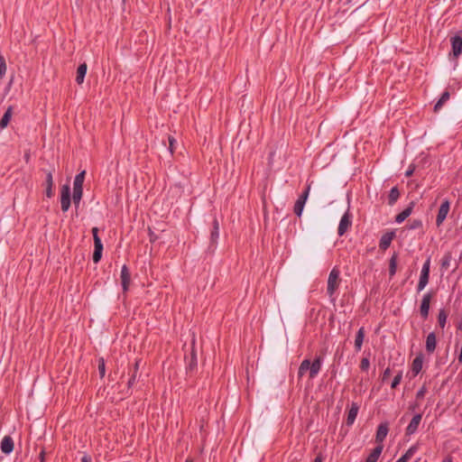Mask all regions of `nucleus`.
<instances>
[{
	"label": "nucleus",
	"mask_w": 462,
	"mask_h": 462,
	"mask_svg": "<svg viewBox=\"0 0 462 462\" xmlns=\"http://www.w3.org/2000/svg\"><path fill=\"white\" fill-rule=\"evenodd\" d=\"M339 274V271L337 268H333L329 273L328 279L327 293L333 303L336 301L337 297L335 296V293L340 282Z\"/></svg>",
	"instance_id": "7ed1b4c3"
},
{
	"label": "nucleus",
	"mask_w": 462,
	"mask_h": 462,
	"mask_svg": "<svg viewBox=\"0 0 462 462\" xmlns=\"http://www.w3.org/2000/svg\"><path fill=\"white\" fill-rule=\"evenodd\" d=\"M82 195H83V189H74L73 188L72 199H73V203L76 208L79 207L80 200L82 199Z\"/></svg>",
	"instance_id": "2f4dec72"
},
{
	"label": "nucleus",
	"mask_w": 462,
	"mask_h": 462,
	"mask_svg": "<svg viewBox=\"0 0 462 462\" xmlns=\"http://www.w3.org/2000/svg\"><path fill=\"white\" fill-rule=\"evenodd\" d=\"M359 411V404L352 402L346 417V425L352 426L356 419Z\"/></svg>",
	"instance_id": "dca6fc26"
},
{
	"label": "nucleus",
	"mask_w": 462,
	"mask_h": 462,
	"mask_svg": "<svg viewBox=\"0 0 462 462\" xmlns=\"http://www.w3.org/2000/svg\"><path fill=\"white\" fill-rule=\"evenodd\" d=\"M422 226V221L420 219H413L411 220L407 228L410 230L419 229Z\"/></svg>",
	"instance_id": "f704fd0d"
},
{
	"label": "nucleus",
	"mask_w": 462,
	"mask_h": 462,
	"mask_svg": "<svg viewBox=\"0 0 462 462\" xmlns=\"http://www.w3.org/2000/svg\"><path fill=\"white\" fill-rule=\"evenodd\" d=\"M429 278H430V274H425V273H420V280H419V282L417 285L418 291H421L422 290H424V288L427 286V284L429 282Z\"/></svg>",
	"instance_id": "7c9ffc66"
},
{
	"label": "nucleus",
	"mask_w": 462,
	"mask_h": 462,
	"mask_svg": "<svg viewBox=\"0 0 462 462\" xmlns=\"http://www.w3.org/2000/svg\"><path fill=\"white\" fill-rule=\"evenodd\" d=\"M176 140L172 136H169V151L172 154L175 149Z\"/></svg>",
	"instance_id": "37998d69"
},
{
	"label": "nucleus",
	"mask_w": 462,
	"mask_h": 462,
	"mask_svg": "<svg viewBox=\"0 0 462 462\" xmlns=\"http://www.w3.org/2000/svg\"><path fill=\"white\" fill-rule=\"evenodd\" d=\"M406 457H403L402 456L396 460V462H407V460L405 459Z\"/></svg>",
	"instance_id": "603ef678"
},
{
	"label": "nucleus",
	"mask_w": 462,
	"mask_h": 462,
	"mask_svg": "<svg viewBox=\"0 0 462 462\" xmlns=\"http://www.w3.org/2000/svg\"><path fill=\"white\" fill-rule=\"evenodd\" d=\"M98 373L100 377H104L106 374V364L103 357L98 359Z\"/></svg>",
	"instance_id": "4c0bfd02"
},
{
	"label": "nucleus",
	"mask_w": 462,
	"mask_h": 462,
	"mask_svg": "<svg viewBox=\"0 0 462 462\" xmlns=\"http://www.w3.org/2000/svg\"><path fill=\"white\" fill-rule=\"evenodd\" d=\"M451 260H452L451 254L450 253L445 254V255L443 256V258L441 260V267L446 270L448 269Z\"/></svg>",
	"instance_id": "72a5a7b5"
},
{
	"label": "nucleus",
	"mask_w": 462,
	"mask_h": 462,
	"mask_svg": "<svg viewBox=\"0 0 462 462\" xmlns=\"http://www.w3.org/2000/svg\"><path fill=\"white\" fill-rule=\"evenodd\" d=\"M351 226H352V215L350 214L349 210H346L339 221V225H338V228H337L338 236H344Z\"/></svg>",
	"instance_id": "6e6552de"
},
{
	"label": "nucleus",
	"mask_w": 462,
	"mask_h": 462,
	"mask_svg": "<svg viewBox=\"0 0 462 462\" xmlns=\"http://www.w3.org/2000/svg\"><path fill=\"white\" fill-rule=\"evenodd\" d=\"M393 237H394L393 232H387V233L383 234L381 236L380 241H379L380 249L386 250L390 246Z\"/></svg>",
	"instance_id": "f3484780"
},
{
	"label": "nucleus",
	"mask_w": 462,
	"mask_h": 462,
	"mask_svg": "<svg viewBox=\"0 0 462 462\" xmlns=\"http://www.w3.org/2000/svg\"><path fill=\"white\" fill-rule=\"evenodd\" d=\"M219 237V223L217 218L213 220V229L210 234V240L212 243L217 242Z\"/></svg>",
	"instance_id": "bb28decb"
},
{
	"label": "nucleus",
	"mask_w": 462,
	"mask_h": 462,
	"mask_svg": "<svg viewBox=\"0 0 462 462\" xmlns=\"http://www.w3.org/2000/svg\"><path fill=\"white\" fill-rule=\"evenodd\" d=\"M86 171H82L75 176L73 188L74 189H83V182L85 180Z\"/></svg>",
	"instance_id": "c85d7f7f"
},
{
	"label": "nucleus",
	"mask_w": 462,
	"mask_h": 462,
	"mask_svg": "<svg viewBox=\"0 0 462 462\" xmlns=\"http://www.w3.org/2000/svg\"><path fill=\"white\" fill-rule=\"evenodd\" d=\"M92 235L94 239V253H93V261L94 263H98L102 257V252H103V244L98 236V228L93 227L92 228Z\"/></svg>",
	"instance_id": "20e7f679"
},
{
	"label": "nucleus",
	"mask_w": 462,
	"mask_h": 462,
	"mask_svg": "<svg viewBox=\"0 0 462 462\" xmlns=\"http://www.w3.org/2000/svg\"><path fill=\"white\" fill-rule=\"evenodd\" d=\"M11 117H12V106H9L0 120V127L2 129L5 128L8 125Z\"/></svg>",
	"instance_id": "cd10ccee"
},
{
	"label": "nucleus",
	"mask_w": 462,
	"mask_h": 462,
	"mask_svg": "<svg viewBox=\"0 0 462 462\" xmlns=\"http://www.w3.org/2000/svg\"><path fill=\"white\" fill-rule=\"evenodd\" d=\"M412 211V205L403 209L401 213H399L395 217V222L398 224L402 223L411 214Z\"/></svg>",
	"instance_id": "393cba45"
},
{
	"label": "nucleus",
	"mask_w": 462,
	"mask_h": 462,
	"mask_svg": "<svg viewBox=\"0 0 462 462\" xmlns=\"http://www.w3.org/2000/svg\"><path fill=\"white\" fill-rule=\"evenodd\" d=\"M87 69H88V67H87V64L86 63H82L80 64L79 67H78V69H77V76H76V82L78 84H82L83 81H84V79H85V76H86V73H87Z\"/></svg>",
	"instance_id": "5701e85b"
},
{
	"label": "nucleus",
	"mask_w": 462,
	"mask_h": 462,
	"mask_svg": "<svg viewBox=\"0 0 462 462\" xmlns=\"http://www.w3.org/2000/svg\"><path fill=\"white\" fill-rule=\"evenodd\" d=\"M421 419L422 415L420 413L415 414L412 417L411 420L406 428V435H413L418 430Z\"/></svg>",
	"instance_id": "9b49d317"
},
{
	"label": "nucleus",
	"mask_w": 462,
	"mask_h": 462,
	"mask_svg": "<svg viewBox=\"0 0 462 462\" xmlns=\"http://www.w3.org/2000/svg\"><path fill=\"white\" fill-rule=\"evenodd\" d=\"M186 372L192 374L198 366L197 353L195 350V339L192 340V347L189 356H185Z\"/></svg>",
	"instance_id": "39448f33"
},
{
	"label": "nucleus",
	"mask_w": 462,
	"mask_h": 462,
	"mask_svg": "<svg viewBox=\"0 0 462 462\" xmlns=\"http://www.w3.org/2000/svg\"><path fill=\"white\" fill-rule=\"evenodd\" d=\"M389 431L387 423H381L376 430L375 441L382 445Z\"/></svg>",
	"instance_id": "2eb2a0df"
},
{
	"label": "nucleus",
	"mask_w": 462,
	"mask_h": 462,
	"mask_svg": "<svg viewBox=\"0 0 462 462\" xmlns=\"http://www.w3.org/2000/svg\"><path fill=\"white\" fill-rule=\"evenodd\" d=\"M383 445H378L375 447L373 451L368 455L365 462H376L382 454Z\"/></svg>",
	"instance_id": "412c9836"
},
{
	"label": "nucleus",
	"mask_w": 462,
	"mask_h": 462,
	"mask_svg": "<svg viewBox=\"0 0 462 462\" xmlns=\"http://www.w3.org/2000/svg\"><path fill=\"white\" fill-rule=\"evenodd\" d=\"M442 462H453V460L450 456H448L442 460Z\"/></svg>",
	"instance_id": "3c124183"
},
{
	"label": "nucleus",
	"mask_w": 462,
	"mask_h": 462,
	"mask_svg": "<svg viewBox=\"0 0 462 462\" xmlns=\"http://www.w3.org/2000/svg\"><path fill=\"white\" fill-rule=\"evenodd\" d=\"M310 190V184H309L306 188V189L302 192V194L299 197V199L296 200L293 208V211L296 216L300 217L303 212V208L305 206V203L308 199L309 194Z\"/></svg>",
	"instance_id": "423d86ee"
},
{
	"label": "nucleus",
	"mask_w": 462,
	"mask_h": 462,
	"mask_svg": "<svg viewBox=\"0 0 462 462\" xmlns=\"http://www.w3.org/2000/svg\"><path fill=\"white\" fill-rule=\"evenodd\" d=\"M70 187L65 184L60 190V208L63 212H67L70 207Z\"/></svg>",
	"instance_id": "0eeeda50"
},
{
	"label": "nucleus",
	"mask_w": 462,
	"mask_h": 462,
	"mask_svg": "<svg viewBox=\"0 0 462 462\" xmlns=\"http://www.w3.org/2000/svg\"><path fill=\"white\" fill-rule=\"evenodd\" d=\"M449 208H450V203L448 199H445L441 203V205L439 208V212H438V215L436 217L437 226H440L442 225V223L444 222V220L446 219V217L449 212Z\"/></svg>",
	"instance_id": "1a4fd4ad"
},
{
	"label": "nucleus",
	"mask_w": 462,
	"mask_h": 462,
	"mask_svg": "<svg viewBox=\"0 0 462 462\" xmlns=\"http://www.w3.org/2000/svg\"><path fill=\"white\" fill-rule=\"evenodd\" d=\"M430 300H431V293L430 292L425 293L422 297L421 303L420 306V316L424 319H426L429 316Z\"/></svg>",
	"instance_id": "9d476101"
},
{
	"label": "nucleus",
	"mask_w": 462,
	"mask_h": 462,
	"mask_svg": "<svg viewBox=\"0 0 462 462\" xmlns=\"http://www.w3.org/2000/svg\"><path fill=\"white\" fill-rule=\"evenodd\" d=\"M14 448V444L12 437L5 436L1 441V451L5 455H9L13 452Z\"/></svg>",
	"instance_id": "4468645a"
},
{
	"label": "nucleus",
	"mask_w": 462,
	"mask_h": 462,
	"mask_svg": "<svg viewBox=\"0 0 462 462\" xmlns=\"http://www.w3.org/2000/svg\"><path fill=\"white\" fill-rule=\"evenodd\" d=\"M448 314L444 310H440L438 315V323L441 328H445L447 322Z\"/></svg>",
	"instance_id": "473e14b6"
},
{
	"label": "nucleus",
	"mask_w": 462,
	"mask_h": 462,
	"mask_svg": "<svg viewBox=\"0 0 462 462\" xmlns=\"http://www.w3.org/2000/svg\"><path fill=\"white\" fill-rule=\"evenodd\" d=\"M390 375H391V369L388 367L383 373V376H382L383 382L386 381L390 377Z\"/></svg>",
	"instance_id": "c03bdc74"
},
{
	"label": "nucleus",
	"mask_w": 462,
	"mask_h": 462,
	"mask_svg": "<svg viewBox=\"0 0 462 462\" xmlns=\"http://www.w3.org/2000/svg\"><path fill=\"white\" fill-rule=\"evenodd\" d=\"M369 366H370V361H369V359H368V358H366V357L362 358L361 363H360V368H361V370H362V371H367V370H368V368H369Z\"/></svg>",
	"instance_id": "a19ab883"
},
{
	"label": "nucleus",
	"mask_w": 462,
	"mask_h": 462,
	"mask_svg": "<svg viewBox=\"0 0 462 462\" xmlns=\"http://www.w3.org/2000/svg\"><path fill=\"white\" fill-rule=\"evenodd\" d=\"M140 366V360H136L134 365L133 373L137 374Z\"/></svg>",
	"instance_id": "de8ad7c7"
},
{
	"label": "nucleus",
	"mask_w": 462,
	"mask_h": 462,
	"mask_svg": "<svg viewBox=\"0 0 462 462\" xmlns=\"http://www.w3.org/2000/svg\"><path fill=\"white\" fill-rule=\"evenodd\" d=\"M45 185H46V196L48 198H51L53 196L52 187H53V178L52 173L49 171L46 175L45 179Z\"/></svg>",
	"instance_id": "4be33fe9"
},
{
	"label": "nucleus",
	"mask_w": 462,
	"mask_h": 462,
	"mask_svg": "<svg viewBox=\"0 0 462 462\" xmlns=\"http://www.w3.org/2000/svg\"><path fill=\"white\" fill-rule=\"evenodd\" d=\"M81 462H92L91 457L88 455H85L81 457Z\"/></svg>",
	"instance_id": "09e8293b"
},
{
	"label": "nucleus",
	"mask_w": 462,
	"mask_h": 462,
	"mask_svg": "<svg viewBox=\"0 0 462 462\" xmlns=\"http://www.w3.org/2000/svg\"><path fill=\"white\" fill-rule=\"evenodd\" d=\"M323 359L321 356H317L313 362H310V359H304L299 367L298 376L302 377L304 374L309 371V375L310 379H314L321 369Z\"/></svg>",
	"instance_id": "f03ea898"
},
{
	"label": "nucleus",
	"mask_w": 462,
	"mask_h": 462,
	"mask_svg": "<svg viewBox=\"0 0 462 462\" xmlns=\"http://www.w3.org/2000/svg\"><path fill=\"white\" fill-rule=\"evenodd\" d=\"M426 393V388L425 386H422L416 393V397L418 399H422L424 397V394Z\"/></svg>",
	"instance_id": "a18cd8bd"
},
{
	"label": "nucleus",
	"mask_w": 462,
	"mask_h": 462,
	"mask_svg": "<svg viewBox=\"0 0 462 462\" xmlns=\"http://www.w3.org/2000/svg\"><path fill=\"white\" fill-rule=\"evenodd\" d=\"M453 55L457 58L462 54V37L460 34H456L450 39Z\"/></svg>",
	"instance_id": "f8f14e48"
},
{
	"label": "nucleus",
	"mask_w": 462,
	"mask_h": 462,
	"mask_svg": "<svg viewBox=\"0 0 462 462\" xmlns=\"http://www.w3.org/2000/svg\"><path fill=\"white\" fill-rule=\"evenodd\" d=\"M120 278H121V284H122L123 291H126L128 290V287L130 284L131 274H130L128 267L125 264H124L121 268Z\"/></svg>",
	"instance_id": "ddd939ff"
},
{
	"label": "nucleus",
	"mask_w": 462,
	"mask_h": 462,
	"mask_svg": "<svg viewBox=\"0 0 462 462\" xmlns=\"http://www.w3.org/2000/svg\"><path fill=\"white\" fill-rule=\"evenodd\" d=\"M6 71V63L3 56L0 55V79L4 77Z\"/></svg>",
	"instance_id": "58836bf2"
},
{
	"label": "nucleus",
	"mask_w": 462,
	"mask_h": 462,
	"mask_svg": "<svg viewBox=\"0 0 462 462\" xmlns=\"http://www.w3.org/2000/svg\"><path fill=\"white\" fill-rule=\"evenodd\" d=\"M422 365H423V357H422V356L421 355L417 356L413 359L412 364H411V373H412L413 376H416V375H418L420 374V372L422 369Z\"/></svg>",
	"instance_id": "a211bd4d"
},
{
	"label": "nucleus",
	"mask_w": 462,
	"mask_h": 462,
	"mask_svg": "<svg viewBox=\"0 0 462 462\" xmlns=\"http://www.w3.org/2000/svg\"><path fill=\"white\" fill-rule=\"evenodd\" d=\"M413 171H414V167L412 165H411L409 167V169L406 171L405 176L406 177H411L413 174Z\"/></svg>",
	"instance_id": "49530a36"
},
{
	"label": "nucleus",
	"mask_w": 462,
	"mask_h": 462,
	"mask_svg": "<svg viewBox=\"0 0 462 462\" xmlns=\"http://www.w3.org/2000/svg\"><path fill=\"white\" fill-rule=\"evenodd\" d=\"M396 270H397V254H393L389 262V275L391 278L395 275Z\"/></svg>",
	"instance_id": "c756f323"
},
{
	"label": "nucleus",
	"mask_w": 462,
	"mask_h": 462,
	"mask_svg": "<svg viewBox=\"0 0 462 462\" xmlns=\"http://www.w3.org/2000/svg\"><path fill=\"white\" fill-rule=\"evenodd\" d=\"M323 359L321 356H317L313 362H310V359H304L299 367L298 376L302 377L304 374L309 371V375L310 379H314L321 369Z\"/></svg>",
	"instance_id": "f257e3e1"
},
{
	"label": "nucleus",
	"mask_w": 462,
	"mask_h": 462,
	"mask_svg": "<svg viewBox=\"0 0 462 462\" xmlns=\"http://www.w3.org/2000/svg\"><path fill=\"white\" fill-rule=\"evenodd\" d=\"M450 94L448 90L444 91L434 106V112H438L441 109L443 105L449 99Z\"/></svg>",
	"instance_id": "b1692460"
},
{
	"label": "nucleus",
	"mask_w": 462,
	"mask_h": 462,
	"mask_svg": "<svg viewBox=\"0 0 462 462\" xmlns=\"http://www.w3.org/2000/svg\"><path fill=\"white\" fill-rule=\"evenodd\" d=\"M313 462H321V457H317Z\"/></svg>",
	"instance_id": "864d4df0"
},
{
	"label": "nucleus",
	"mask_w": 462,
	"mask_h": 462,
	"mask_svg": "<svg viewBox=\"0 0 462 462\" xmlns=\"http://www.w3.org/2000/svg\"><path fill=\"white\" fill-rule=\"evenodd\" d=\"M437 339L434 332H430L426 338V350L428 353H433L436 349Z\"/></svg>",
	"instance_id": "6ab92c4d"
},
{
	"label": "nucleus",
	"mask_w": 462,
	"mask_h": 462,
	"mask_svg": "<svg viewBox=\"0 0 462 462\" xmlns=\"http://www.w3.org/2000/svg\"><path fill=\"white\" fill-rule=\"evenodd\" d=\"M417 446L413 445L402 455V457H406L405 459L408 461L417 452Z\"/></svg>",
	"instance_id": "e433bc0d"
},
{
	"label": "nucleus",
	"mask_w": 462,
	"mask_h": 462,
	"mask_svg": "<svg viewBox=\"0 0 462 462\" xmlns=\"http://www.w3.org/2000/svg\"><path fill=\"white\" fill-rule=\"evenodd\" d=\"M185 462H193V461H192V459H190V458H187V459L185 460Z\"/></svg>",
	"instance_id": "5fc2aeb1"
},
{
	"label": "nucleus",
	"mask_w": 462,
	"mask_h": 462,
	"mask_svg": "<svg viewBox=\"0 0 462 462\" xmlns=\"http://www.w3.org/2000/svg\"><path fill=\"white\" fill-rule=\"evenodd\" d=\"M430 258L429 257L423 263L420 273L425 274H430Z\"/></svg>",
	"instance_id": "ea45409f"
},
{
	"label": "nucleus",
	"mask_w": 462,
	"mask_h": 462,
	"mask_svg": "<svg viewBox=\"0 0 462 462\" xmlns=\"http://www.w3.org/2000/svg\"><path fill=\"white\" fill-rule=\"evenodd\" d=\"M364 338H365V328L363 327H361L358 329V331L356 335V338H355V349L356 352L361 350L363 342H364Z\"/></svg>",
	"instance_id": "aec40b11"
},
{
	"label": "nucleus",
	"mask_w": 462,
	"mask_h": 462,
	"mask_svg": "<svg viewBox=\"0 0 462 462\" xmlns=\"http://www.w3.org/2000/svg\"><path fill=\"white\" fill-rule=\"evenodd\" d=\"M402 372L399 371L398 374L394 376V378L391 383V388H393V389L396 388L402 382Z\"/></svg>",
	"instance_id": "c9c22d12"
},
{
	"label": "nucleus",
	"mask_w": 462,
	"mask_h": 462,
	"mask_svg": "<svg viewBox=\"0 0 462 462\" xmlns=\"http://www.w3.org/2000/svg\"><path fill=\"white\" fill-rule=\"evenodd\" d=\"M39 457H40V462H45V451L44 450L41 451Z\"/></svg>",
	"instance_id": "8fccbe9b"
},
{
	"label": "nucleus",
	"mask_w": 462,
	"mask_h": 462,
	"mask_svg": "<svg viewBox=\"0 0 462 462\" xmlns=\"http://www.w3.org/2000/svg\"><path fill=\"white\" fill-rule=\"evenodd\" d=\"M136 378H137V374L132 372V374L127 382L128 389L133 388V386L135 384Z\"/></svg>",
	"instance_id": "79ce46f5"
},
{
	"label": "nucleus",
	"mask_w": 462,
	"mask_h": 462,
	"mask_svg": "<svg viewBox=\"0 0 462 462\" xmlns=\"http://www.w3.org/2000/svg\"><path fill=\"white\" fill-rule=\"evenodd\" d=\"M400 191L397 187H393L391 189L388 196V204L393 206L399 199Z\"/></svg>",
	"instance_id": "a878e982"
}]
</instances>
